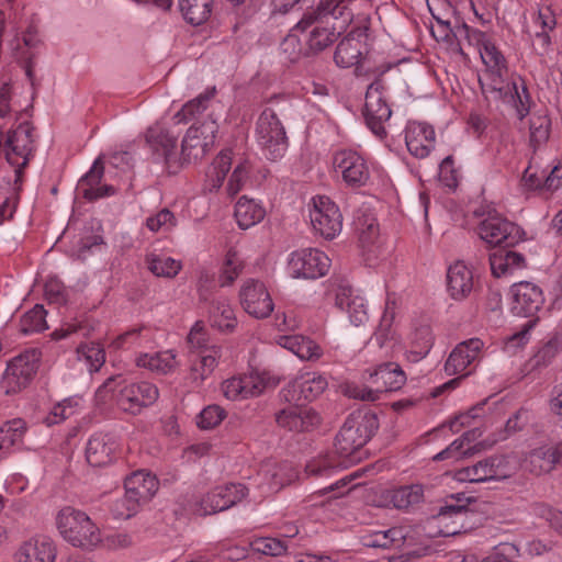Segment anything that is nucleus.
Listing matches in <instances>:
<instances>
[{
	"label": "nucleus",
	"mask_w": 562,
	"mask_h": 562,
	"mask_svg": "<svg viewBox=\"0 0 562 562\" xmlns=\"http://www.w3.org/2000/svg\"><path fill=\"white\" fill-rule=\"evenodd\" d=\"M352 1L325 0L304 12L294 30H300L311 52L317 53L327 48L346 30L353 16L350 9Z\"/></svg>",
	"instance_id": "obj_1"
},
{
	"label": "nucleus",
	"mask_w": 562,
	"mask_h": 562,
	"mask_svg": "<svg viewBox=\"0 0 562 562\" xmlns=\"http://www.w3.org/2000/svg\"><path fill=\"white\" fill-rule=\"evenodd\" d=\"M33 126L20 123L4 138L3 151L13 168L12 175L0 179V225L12 218L18 201L21 170L26 166L33 145Z\"/></svg>",
	"instance_id": "obj_2"
},
{
	"label": "nucleus",
	"mask_w": 562,
	"mask_h": 562,
	"mask_svg": "<svg viewBox=\"0 0 562 562\" xmlns=\"http://www.w3.org/2000/svg\"><path fill=\"white\" fill-rule=\"evenodd\" d=\"M379 427L376 415L369 408L349 414L335 439V453L348 467L362 459L364 445Z\"/></svg>",
	"instance_id": "obj_3"
},
{
	"label": "nucleus",
	"mask_w": 562,
	"mask_h": 562,
	"mask_svg": "<svg viewBox=\"0 0 562 562\" xmlns=\"http://www.w3.org/2000/svg\"><path fill=\"white\" fill-rule=\"evenodd\" d=\"M117 378H109L95 392L99 404H106L114 400L123 412L132 415L139 414L143 408L153 405L158 396V387L147 381L121 385Z\"/></svg>",
	"instance_id": "obj_4"
},
{
	"label": "nucleus",
	"mask_w": 562,
	"mask_h": 562,
	"mask_svg": "<svg viewBox=\"0 0 562 562\" xmlns=\"http://www.w3.org/2000/svg\"><path fill=\"white\" fill-rule=\"evenodd\" d=\"M190 352L195 356L191 359L190 379L199 386L214 372L221 360L225 359L226 348L212 344L202 321H198L191 328L187 338Z\"/></svg>",
	"instance_id": "obj_5"
},
{
	"label": "nucleus",
	"mask_w": 562,
	"mask_h": 562,
	"mask_svg": "<svg viewBox=\"0 0 562 562\" xmlns=\"http://www.w3.org/2000/svg\"><path fill=\"white\" fill-rule=\"evenodd\" d=\"M368 373L371 386L347 382L341 387L344 395L353 400L375 402L381 393L397 391L406 382L405 372L394 362L382 363Z\"/></svg>",
	"instance_id": "obj_6"
},
{
	"label": "nucleus",
	"mask_w": 562,
	"mask_h": 562,
	"mask_svg": "<svg viewBox=\"0 0 562 562\" xmlns=\"http://www.w3.org/2000/svg\"><path fill=\"white\" fill-rule=\"evenodd\" d=\"M56 526L64 540L74 547L92 549L102 541L99 527L86 513L74 507L67 506L58 512Z\"/></svg>",
	"instance_id": "obj_7"
},
{
	"label": "nucleus",
	"mask_w": 562,
	"mask_h": 562,
	"mask_svg": "<svg viewBox=\"0 0 562 562\" xmlns=\"http://www.w3.org/2000/svg\"><path fill=\"white\" fill-rule=\"evenodd\" d=\"M517 461L510 456H492L476 463L457 470L454 480L458 482L481 483L501 481L512 476L517 470Z\"/></svg>",
	"instance_id": "obj_8"
},
{
	"label": "nucleus",
	"mask_w": 562,
	"mask_h": 562,
	"mask_svg": "<svg viewBox=\"0 0 562 562\" xmlns=\"http://www.w3.org/2000/svg\"><path fill=\"white\" fill-rule=\"evenodd\" d=\"M256 138L265 157L269 160L277 161L286 153L288 137L282 123L272 109L266 108L259 115Z\"/></svg>",
	"instance_id": "obj_9"
},
{
	"label": "nucleus",
	"mask_w": 562,
	"mask_h": 562,
	"mask_svg": "<svg viewBox=\"0 0 562 562\" xmlns=\"http://www.w3.org/2000/svg\"><path fill=\"white\" fill-rule=\"evenodd\" d=\"M329 268V257L316 248L294 250L286 260V273L293 279L315 280L324 277Z\"/></svg>",
	"instance_id": "obj_10"
},
{
	"label": "nucleus",
	"mask_w": 562,
	"mask_h": 562,
	"mask_svg": "<svg viewBox=\"0 0 562 562\" xmlns=\"http://www.w3.org/2000/svg\"><path fill=\"white\" fill-rule=\"evenodd\" d=\"M477 234L484 243L493 247H513L522 240L520 227L496 211H490L480 222Z\"/></svg>",
	"instance_id": "obj_11"
},
{
	"label": "nucleus",
	"mask_w": 562,
	"mask_h": 562,
	"mask_svg": "<svg viewBox=\"0 0 562 562\" xmlns=\"http://www.w3.org/2000/svg\"><path fill=\"white\" fill-rule=\"evenodd\" d=\"M277 383V380L266 371H251L223 381L221 391L229 401H244L259 396L266 389L276 386Z\"/></svg>",
	"instance_id": "obj_12"
},
{
	"label": "nucleus",
	"mask_w": 562,
	"mask_h": 562,
	"mask_svg": "<svg viewBox=\"0 0 562 562\" xmlns=\"http://www.w3.org/2000/svg\"><path fill=\"white\" fill-rule=\"evenodd\" d=\"M34 378L35 349L27 348L8 361L1 387L7 394H15L29 387Z\"/></svg>",
	"instance_id": "obj_13"
},
{
	"label": "nucleus",
	"mask_w": 562,
	"mask_h": 562,
	"mask_svg": "<svg viewBox=\"0 0 562 562\" xmlns=\"http://www.w3.org/2000/svg\"><path fill=\"white\" fill-rule=\"evenodd\" d=\"M296 479H299V471L292 462L268 460L260 465L254 477V484L259 495L266 497L279 492Z\"/></svg>",
	"instance_id": "obj_14"
},
{
	"label": "nucleus",
	"mask_w": 562,
	"mask_h": 562,
	"mask_svg": "<svg viewBox=\"0 0 562 562\" xmlns=\"http://www.w3.org/2000/svg\"><path fill=\"white\" fill-rule=\"evenodd\" d=\"M386 90L385 82L382 79H376L368 87L366 93L363 112L366 123L372 133L380 138L385 135L384 124L392 114Z\"/></svg>",
	"instance_id": "obj_15"
},
{
	"label": "nucleus",
	"mask_w": 562,
	"mask_h": 562,
	"mask_svg": "<svg viewBox=\"0 0 562 562\" xmlns=\"http://www.w3.org/2000/svg\"><path fill=\"white\" fill-rule=\"evenodd\" d=\"M310 221L314 232L326 239H334L342 228V215L339 207L325 195L312 199Z\"/></svg>",
	"instance_id": "obj_16"
},
{
	"label": "nucleus",
	"mask_w": 562,
	"mask_h": 562,
	"mask_svg": "<svg viewBox=\"0 0 562 562\" xmlns=\"http://www.w3.org/2000/svg\"><path fill=\"white\" fill-rule=\"evenodd\" d=\"M243 310L251 317L263 319L271 315L274 303L267 284L255 278L245 280L238 293Z\"/></svg>",
	"instance_id": "obj_17"
},
{
	"label": "nucleus",
	"mask_w": 562,
	"mask_h": 562,
	"mask_svg": "<svg viewBox=\"0 0 562 562\" xmlns=\"http://www.w3.org/2000/svg\"><path fill=\"white\" fill-rule=\"evenodd\" d=\"M217 131L218 125L212 115H209V119L203 122L193 123L181 144L183 159L202 158L213 147Z\"/></svg>",
	"instance_id": "obj_18"
},
{
	"label": "nucleus",
	"mask_w": 562,
	"mask_h": 562,
	"mask_svg": "<svg viewBox=\"0 0 562 562\" xmlns=\"http://www.w3.org/2000/svg\"><path fill=\"white\" fill-rule=\"evenodd\" d=\"M333 166L349 187L359 188L369 180L368 164L362 155L356 150L342 149L337 151L333 158Z\"/></svg>",
	"instance_id": "obj_19"
},
{
	"label": "nucleus",
	"mask_w": 562,
	"mask_h": 562,
	"mask_svg": "<svg viewBox=\"0 0 562 562\" xmlns=\"http://www.w3.org/2000/svg\"><path fill=\"white\" fill-rule=\"evenodd\" d=\"M247 492L248 488L241 483H228L216 486L202 498L196 513L200 515H211L228 509L240 502Z\"/></svg>",
	"instance_id": "obj_20"
},
{
	"label": "nucleus",
	"mask_w": 562,
	"mask_h": 562,
	"mask_svg": "<svg viewBox=\"0 0 562 562\" xmlns=\"http://www.w3.org/2000/svg\"><path fill=\"white\" fill-rule=\"evenodd\" d=\"M491 89L498 92L503 101L514 109L519 121L528 116L533 102L525 78L514 76L506 87L501 83H492Z\"/></svg>",
	"instance_id": "obj_21"
},
{
	"label": "nucleus",
	"mask_w": 562,
	"mask_h": 562,
	"mask_svg": "<svg viewBox=\"0 0 562 562\" xmlns=\"http://www.w3.org/2000/svg\"><path fill=\"white\" fill-rule=\"evenodd\" d=\"M510 293L513 296L512 311L519 316H535L544 303L542 290L532 282L515 283L510 288Z\"/></svg>",
	"instance_id": "obj_22"
},
{
	"label": "nucleus",
	"mask_w": 562,
	"mask_h": 562,
	"mask_svg": "<svg viewBox=\"0 0 562 562\" xmlns=\"http://www.w3.org/2000/svg\"><path fill=\"white\" fill-rule=\"evenodd\" d=\"M146 143L158 159H162L170 169L178 164L177 136L162 124L157 123L146 133Z\"/></svg>",
	"instance_id": "obj_23"
},
{
	"label": "nucleus",
	"mask_w": 562,
	"mask_h": 562,
	"mask_svg": "<svg viewBox=\"0 0 562 562\" xmlns=\"http://www.w3.org/2000/svg\"><path fill=\"white\" fill-rule=\"evenodd\" d=\"M484 342L480 338H471L460 342L451 351L445 363V371L448 375H456L480 361L483 356Z\"/></svg>",
	"instance_id": "obj_24"
},
{
	"label": "nucleus",
	"mask_w": 562,
	"mask_h": 562,
	"mask_svg": "<svg viewBox=\"0 0 562 562\" xmlns=\"http://www.w3.org/2000/svg\"><path fill=\"white\" fill-rule=\"evenodd\" d=\"M277 423L289 431L301 432L314 429L321 417L312 407L297 403L281 409L277 414Z\"/></svg>",
	"instance_id": "obj_25"
},
{
	"label": "nucleus",
	"mask_w": 562,
	"mask_h": 562,
	"mask_svg": "<svg viewBox=\"0 0 562 562\" xmlns=\"http://www.w3.org/2000/svg\"><path fill=\"white\" fill-rule=\"evenodd\" d=\"M366 40V30H352L336 47L334 55L336 65L341 68L358 66L367 52Z\"/></svg>",
	"instance_id": "obj_26"
},
{
	"label": "nucleus",
	"mask_w": 562,
	"mask_h": 562,
	"mask_svg": "<svg viewBox=\"0 0 562 562\" xmlns=\"http://www.w3.org/2000/svg\"><path fill=\"white\" fill-rule=\"evenodd\" d=\"M327 387L325 376L306 372L294 379L284 391V397L289 402H311L321 395Z\"/></svg>",
	"instance_id": "obj_27"
},
{
	"label": "nucleus",
	"mask_w": 562,
	"mask_h": 562,
	"mask_svg": "<svg viewBox=\"0 0 562 562\" xmlns=\"http://www.w3.org/2000/svg\"><path fill=\"white\" fill-rule=\"evenodd\" d=\"M104 166L101 158H97L90 170L78 181L76 192L87 201H94L101 198L113 195L114 187L102 184Z\"/></svg>",
	"instance_id": "obj_28"
},
{
	"label": "nucleus",
	"mask_w": 562,
	"mask_h": 562,
	"mask_svg": "<svg viewBox=\"0 0 562 562\" xmlns=\"http://www.w3.org/2000/svg\"><path fill=\"white\" fill-rule=\"evenodd\" d=\"M435 130L422 122H409L405 130L408 151L416 158H425L435 146Z\"/></svg>",
	"instance_id": "obj_29"
},
{
	"label": "nucleus",
	"mask_w": 562,
	"mask_h": 562,
	"mask_svg": "<svg viewBox=\"0 0 562 562\" xmlns=\"http://www.w3.org/2000/svg\"><path fill=\"white\" fill-rule=\"evenodd\" d=\"M359 243L362 249V256L368 266H375L379 259L385 258L389 250L379 234V226L372 218L363 223L359 228Z\"/></svg>",
	"instance_id": "obj_30"
},
{
	"label": "nucleus",
	"mask_w": 562,
	"mask_h": 562,
	"mask_svg": "<svg viewBox=\"0 0 562 562\" xmlns=\"http://www.w3.org/2000/svg\"><path fill=\"white\" fill-rule=\"evenodd\" d=\"M119 449L115 436L111 434H94L90 437L86 448V458L89 464L102 467L112 462Z\"/></svg>",
	"instance_id": "obj_31"
},
{
	"label": "nucleus",
	"mask_w": 562,
	"mask_h": 562,
	"mask_svg": "<svg viewBox=\"0 0 562 562\" xmlns=\"http://www.w3.org/2000/svg\"><path fill=\"white\" fill-rule=\"evenodd\" d=\"M335 305L348 314L355 326L363 325L368 319V305L364 297L355 294L350 286H339L335 294Z\"/></svg>",
	"instance_id": "obj_32"
},
{
	"label": "nucleus",
	"mask_w": 562,
	"mask_h": 562,
	"mask_svg": "<svg viewBox=\"0 0 562 562\" xmlns=\"http://www.w3.org/2000/svg\"><path fill=\"white\" fill-rule=\"evenodd\" d=\"M474 286L473 272L463 261H456L447 270L449 295L460 301L470 295Z\"/></svg>",
	"instance_id": "obj_33"
},
{
	"label": "nucleus",
	"mask_w": 562,
	"mask_h": 562,
	"mask_svg": "<svg viewBox=\"0 0 562 562\" xmlns=\"http://www.w3.org/2000/svg\"><path fill=\"white\" fill-rule=\"evenodd\" d=\"M469 514V509L465 503L461 499L451 497L440 508L436 519L440 526L446 529L442 530L443 535H457L464 528V521Z\"/></svg>",
	"instance_id": "obj_34"
},
{
	"label": "nucleus",
	"mask_w": 562,
	"mask_h": 562,
	"mask_svg": "<svg viewBox=\"0 0 562 562\" xmlns=\"http://www.w3.org/2000/svg\"><path fill=\"white\" fill-rule=\"evenodd\" d=\"M562 461V443L544 445L530 451L525 460V468L533 474L550 472Z\"/></svg>",
	"instance_id": "obj_35"
},
{
	"label": "nucleus",
	"mask_w": 562,
	"mask_h": 562,
	"mask_svg": "<svg viewBox=\"0 0 562 562\" xmlns=\"http://www.w3.org/2000/svg\"><path fill=\"white\" fill-rule=\"evenodd\" d=\"M124 486L132 497L144 505L156 494L159 482L150 472L138 470L126 477Z\"/></svg>",
	"instance_id": "obj_36"
},
{
	"label": "nucleus",
	"mask_w": 562,
	"mask_h": 562,
	"mask_svg": "<svg viewBox=\"0 0 562 562\" xmlns=\"http://www.w3.org/2000/svg\"><path fill=\"white\" fill-rule=\"evenodd\" d=\"M434 345V335L429 325L416 326L407 336L405 357L411 362L424 359Z\"/></svg>",
	"instance_id": "obj_37"
},
{
	"label": "nucleus",
	"mask_w": 562,
	"mask_h": 562,
	"mask_svg": "<svg viewBox=\"0 0 562 562\" xmlns=\"http://www.w3.org/2000/svg\"><path fill=\"white\" fill-rule=\"evenodd\" d=\"M480 56L493 78V83H502L507 72V61L496 45L482 34L480 40Z\"/></svg>",
	"instance_id": "obj_38"
},
{
	"label": "nucleus",
	"mask_w": 562,
	"mask_h": 562,
	"mask_svg": "<svg viewBox=\"0 0 562 562\" xmlns=\"http://www.w3.org/2000/svg\"><path fill=\"white\" fill-rule=\"evenodd\" d=\"M233 164V151L231 149L222 150L207 167L205 171V179L203 189L207 192L217 191L226 176L231 170Z\"/></svg>",
	"instance_id": "obj_39"
},
{
	"label": "nucleus",
	"mask_w": 562,
	"mask_h": 562,
	"mask_svg": "<svg viewBox=\"0 0 562 562\" xmlns=\"http://www.w3.org/2000/svg\"><path fill=\"white\" fill-rule=\"evenodd\" d=\"M209 321L212 327L222 333H232L237 325L234 308L225 297L212 301L209 310Z\"/></svg>",
	"instance_id": "obj_40"
},
{
	"label": "nucleus",
	"mask_w": 562,
	"mask_h": 562,
	"mask_svg": "<svg viewBox=\"0 0 562 562\" xmlns=\"http://www.w3.org/2000/svg\"><path fill=\"white\" fill-rule=\"evenodd\" d=\"M424 496L423 486L413 484L398 488L387 490L383 494V506H392L397 509H406L418 504Z\"/></svg>",
	"instance_id": "obj_41"
},
{
	"label": "nucleus",
	"mask_w": 562,
	"mask_h": 562,
	"mask_svg": "<svg viewBox=\"0 0 562 562\" xmlns=\"http://www.w3.org/2000/svg\"><path fill=\"white\" fill-rule=\"evenodd\" d=\"M501 247L490 255L491 270L496 278L513 273L515 269L521 268L525 261L520 254L507 250V247Z\"/></svg>",
	"instance_id": "obj_42"
},
{
	"label": "nucleus",
	"mask_w": 562,
	"mask_h": 562,
	"mask_svg": "<svg viewBox=\"0 0 562 562\" xmlns=\"http://www.w3.org/2000/svg\"><path fill=\"white\" fill-rule=\"evenodd\" d=\"M265 207L254 199L241 196L235 205V218L238 226L247 229L263 220Z\"/></svg>",
	"instance_id": "obj_43"
},
{
	"label": "nucleus",
	"mask_w": 562,
	"mask_h": 562,
	"mask_svg": "<svg viewBox=\"0 0 562 562\" xmlns=\"http://www.w3.org/2000/svg\"><path fill=\"white\" fill-rule=\"evenodd\" d=\"M482 432L477 427H473L472 429L465 431L460 438L456 439L450 443L445 450L440 451L435 456V460L441 461L446 459H459L463 456H471L475 451V445L471 446L479 437H481Z\"/></svg>",
	"instance_id": "obj_44"
},
{
	"label": "nucleus",
	"mask_w": 562,
	"mask_h": 562,
	"mask_svg": "<svg viewBox=\"0 0 562 562\" xmlns=\"http://www.w3.org/2000/svg\"><path fill=\"white\" fill-rule=\"evenodd\" d=\"M26 432L25 422L14 418L0 427V458L9 453L12 448L19 447Z\"/></svg>",
	"instance_id": "obj_45"
},
{
	"label": "nucleus",
	"mask_w": 562,
	"mask_h": 562,
	"mask_svg": "<svg viewBox=\"0 0 562 562\" xmlns=\"http://www.w3.org/2000/svg\"><path fill=\"white\" fill-rule=\"evenodd\" d=\"M136 364L159 374H167L177 367L176 353L172 350L144 353L136 359Z\"/></svg>",
	"instance_id": "obj_46"
},
{
	"label": "nucleus",
	"mask_w": 562,
	"mask_h": 562,
	"mask_svg": "<svg viewBox=\"0 0 562 562\" xmlns=\"http://www.w3.org/2000/svg\"><path fill=\"white\" fill-rule=\"evenodd\" d=\"M215 95V88L207 89L205 92L199 94L193 100L187 102L180 111H178L172 121L175 124L187 123L190 120L195 119L198 115L206 111L213 101Z\"/></svg>",
	"instance_id": "obj_47"
},
{
	"label": "nucleus",
	"mask_w": 562,
	"mask_h": 562,
	"mask_svg": "<svg viewBox=\"0 0 562 562\" xmlns=\"http://www.w3.org/2000/svg\"><path fill=\"white\" fill-rule=\"evenodd\" d=\"M146 263L148 270L160 278H175L182 269V263L179 260L166 255L150 252L146 256Z\"/></svg>",
	"instance_id": "obj_48"
},
{
	"label": "nucleus",
	"mask_w": 562,
	"mask_h": 562,
	"mask_svg": "<svg viewBox=\"0 0 562 562\" xmlns=\"http://www.w3.org/2000/svg\"><path fill=\"white\" fill-rule=\"evenodd\" d=\"M212 0H179V9L192 25L204 23L212 12Z\"/></svg>",
	"instance_id": "obj_49"
},
{
	"label": "nucleus",
	"mask_w": 562,
	"mask_h": 562,
	"mask_svg": "<svg viewBox=\"0 0 562 562\" xmlns=\"http://www.w3.org/2000/svg\"><path fill=\"white\" fill-rule=\"evenodd\" d=\"M153 340L149 327L139 326L119 335L111 344L114 349L130 348L133 345L146 346Z\"/></svg>",
	"instance_id": "obj_50"
},
{
	"label": "nucleus",
	"mask_w": 562,
	"mask_h": 562,
	"mask_svg": "<svg viewBox=\"0 0 562 562\" xmlns=\"http://www.w3.org/2000/svg\"><path fill=\"white\" fill-rule=\"evenodd\" d=\"M81 409L82 398L80 396H71L54 406L52 412L44 419V423L47 426H53L78 414Z\"/></svg>",
	"instance_id": "obj_51"
},
{
	"label": "nucleus",
	"mask_w": 562,
	"mask_h": 562,
	"mask_svg": "<svg viewBox=\"0 0 562 562\" xmlns=\"http://www.w3.org/2000/svg\"><path fill=\"white\" fill-rule=\"evenodd\" d=\"M244 269V260L235 249H228L220 274L221 286H228L239 277Z\"/></svg>",
	"instance_id": "obj_52"
},
{
	"label": "nucleus",
	"mask_w": 562,
	"mask_h": 562,
	"mask_svg": "<svg viewBox=\"0 0 562 562\" xmlns=\"http://www.w3.org/2000/svg\"><path fill=\"white\" fill-rule=\"evenodd\" d=\"M395 318V301L387 296L385 303V310L381 317L380 324L378 326L376 331L374 333L371 340H374L376 345L380 347L384 346V344L393 338L392 334V324Z\"/></svg>",
	"instance_id": "obj_53"
},
{
	"label": "nucleus",
	"mask_w": 562,
	"mask_h": 562,
	"mask_svg": "<svg viewBox=\"0 0 562 562\" xmlns=\"http://www.w3.org/2000/svg\"><path fill=\"white\" fill-rule=\"evenodd\" d=\"M348 465L342 462L340 458L331 457L329 454L319 456L317 458L312 459L306 463L305 467V474L306 475H313V476H327L329 475L333 470Z\"/></svg>",
	"instance_id": "obj_54"
},
{
	"label": "nucleus",
	"mask_w": 562,
	"mask_h": 562,
	"mask_svg": "<svg viewBox=\"0 0 562 562\" xmlns=\"http://www.w3.org/2000/svg\"><path fill=\"white\" fill-rule=\"evenodd\" d=\"M78 358L85 360L90 372L99 371L105 361L104 349L97 342H85L77 348Z\"/></svg>",
	"instance_id": "obj_55"
},
{
	"label": "nucleus",
	"mask_w": 562,
	"mask_h": 562,
	"mask_svg": "<svg viewBox=\"0 0 562 562\" xmlns=\"http://www.w3.org/2000/svg\"><path fill=\"white\" fill-rule=\"evenodd\" d=\"M14 56L16 60L23 66L26 76L31 80V85L34 86V81L32 78L33 75V65L32 58L34 56V40L31 33L23 37L22 43H18L15 48Z\"/></svg>",
	"instance_id": "obj_56"
},
{
	"label": "nucleus",
	"mask_w": 562,
	"mask_h": 562,
	"mask_svg": "<svg viewBox=\"0 0 562 562\" xmlns=\"http://www.w3.org/2000/svg\"><path fill=\"white\" fill-rule=\"evenodd\" d=\"M177 225L175 214L168 209H162L146 218V227L153 233H169Z\"/></svg>",
	"instance_id": "obj_57"
},
{
	"label": "nucleus",
	"mask_w": 562,
	"mask_h": 562,
	"mask_svg": "<svg viewBox=\"0 0 562 562\" xmlns=\"http://www.w3.org/2000/svg\"><path fill=\"white\" fill-rule=\"evenodd\" d=\"M140 506L125 490L124 496L112 504L111 512L116 518L127 519L136 515Z\"/></svg>",
	"instance_id": "obj_58"
},
{
	"label": "nucleus",
	"mask_w": 562,
	"mask_h": 562,
	"mask_svg": "<svg viewBox=\"0 0 562 562\" xmlns=\"http://www.w3.org/2000/svg\"><path fill=\"white\" fill-rule=\"evenodd\" d=\"M518 555V549L509 542H502L493 548V550L479 562H513Z\"/></svg>",
	"instance_id": "obj_59"
},
{
	"label": "nucleus",
	"mask_w": 562,
	"mask_h": 562,
	"mask_svg": "<svg viewBox=\"0 0 562 562\" xmlns=\"http://www.w3.org/2000/svg\"><path fill=\"white\" fill-rule=\"evenodd\" d=\"M249 170H250V166H249L248 161H246V160L239 162L235 167L232 176L229 177V180H228V183L226 187L227 193L229 195L233 196L241 190L244 183L248 179Z\"/></svg>",
	"instance_id": "obj_60"
},
{
	"label": "nucleus",
	"mask_w": 562,
	"mask_h": 562,
	"mask_svg": "<svg viewBox=\"0 0 562 562\" xmlns=\"http://www.w3.org/2000/svg\"><path fill=\"white\" fill-rule=\"evenodd\" d=\"M225 417V411L218 405L205 407L198 417V425L203 429L216 427Z\"/></svg>",
	"instance_id": "obj_61"
},
{
	"label": "nucleus",
	"mask_w": 562,
	"mask_h": 562,
	"mask_svg": "<svg viewBox=\"0 0 562 562\" xmlns=\"http://www.w3.org/2000/svg\"><path fill=\"white\" fill-rule=\"evenodd\" d=\"M254 549L266 555L278 557L286 551V546L283 541L277 538H260L254 542Z\"/></svg>",
	"instance_id": "obj_62"
},
{
	"label": "nucleus",
	"mask_w": 562,
	"mask_h": 562,
	"mask_svg": "<svg viewBox=\"0 0 562 562\" xmlns=\"http://www.w3.org/2000/svg\"><path fill=\"white\" fill-rule=\"evenodd\" d=\"M533 326L535 321H528L519 331L513 334L506 339L504 350L508 353H513L518 348L524 347L529 340L530 330Z\"/></svg>",
	"instance_id": "obj_63"
},
{
	"label": "nucleus",
	"mask_w": 562,
	"mask_h": 562,
	"mask_svg": "<svg viewBox=\"0 0 562 562\" xmlns=\"http://www.w3.org/2000/svg\"><path fill=\"white\" fill-rule=\"evenodd\" d=\"M296 32H300V30H294L293 27L291 33L281 43V50L286 55L290 61H295L303 54L301 38L297 36Z\"/></svg>",
	"instance_id": "obj_64"
}]
</instances>
